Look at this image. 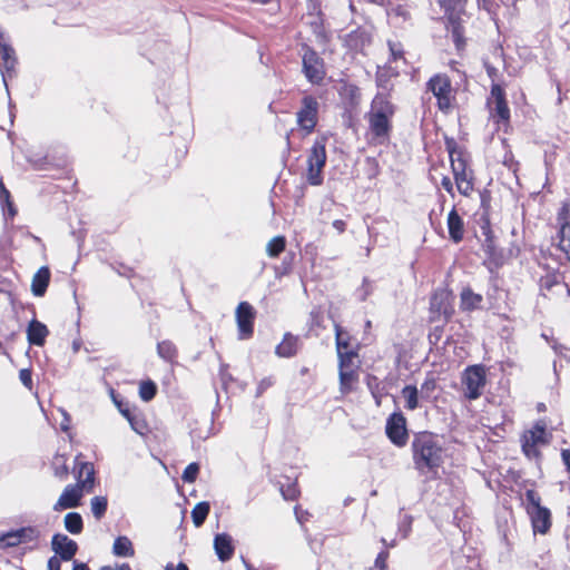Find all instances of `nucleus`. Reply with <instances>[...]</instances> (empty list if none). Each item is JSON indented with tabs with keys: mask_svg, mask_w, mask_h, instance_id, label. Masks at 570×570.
<instances>
[{
	"mask_svg": "<svg viewBox=\"0 0 570 570\" xmlns=\"http://www.w3.org/2000/svg\"><path fill=\"white\" fill-rule=\"evenodd\" d=\"M412 460L414 469L425 481L438 478V471L443 463V450L431 432H420L414 435L412 443Z\"/></svg>",
	"mask_w": 570,
	"mask_h": 570,
	"instance_id": "1",
	"label": "nucleus"
},
{
	"mask_svg": "<svg viewBox=\"0 0 570 570\" xmlns=\"http://www.w3.org/2000/svg\"><path fill=\"white\" fill-rule=\"evenodd\" d=\"M395 111L396 107L387 94L377 92L374 96L370 110L365 114L372 142L383 145L390 140L393 129L392 118Z\"/></svg>",
	"mask_w": 570,
	"mask_h": 570,
	"instance_id": "2",
	"label": "nucleus"
},
{
	"mask_svg": "<svg viewBox=\"0 0 570 570\" xmlns=\"http://www.w3.org/2000/svg\"><path fill=\"white\" fill-rule=\"evenodd\" d=\"M527 513L530 517L534 533L546 534L551 528V512L541 505V498L532 489L525 491Z\"/></svg>",
	"mask_w": 570,
	"mask_h": 570,
	"instance_id": "3",
	"label": "nucleus"
},
{
	"mask_svg": "<svg viewBox=\"0 0 570 570\" xmlns=\"http://www.w3.org/2000/svg\"><path fill=\"white\" fill-rule=\"evenodd\" d=\"M453 303V292L448 287H438L430 297V322L449 323L455 313Z\"/></svg>",
	"mask_w": 570,
	"mask_h": 570,
	"instance_id": "4",
	"label": "nucleus"
},
{
	"mask_svg": "<svg viewBox=\"0 0 570 570\" xmlns=\"http://www.w3.org/2000/svg\"><path fill=\"white\" fill-rule=\"evenodd\" d=\"M302 72L312 85H321L326 76L325 61L320 53L307 43L301 45Z\"/></svg>",
	"mask_w": 570,
	"mask_h": 570,
	"instance_id": "5",
	"label": "nucleus"
},
{
	"mask_svg": "<svg viewBox=\"0 0 570 570\" xmlns=\"http://www.w3.org/2000/svg\"><path fill=\"white\" fill-rule=\"evenodd\" d=\"M326 141L327 138L322 136L317 138L307 157V183L311 186H320L323 184V168L326 165Z\"/></svg>",
	"mask_w": 570,
	"mask_h": 570,
	"instance_id": "6",
	"label": "nucleus"
},
{
	"mask_svg": "<svg viewBox=\"0 0 570 570\" xmlns=\"http://www.w3.org/2000/svg\"><path fill=\"white\" fill-rule=\"evenodd\" d=\"M484 240L481 244L482 250L485 254L483 265L493 273L504 264L503 250L497 247L494 235L490 226V222L487 219L480 226Z\"/></svg>",
	"mask_w": 570,
	"mask_h": 570,
	"instance_id": "7",
	"label": "nucleus"
},
{
	"mask_svg": "<svg viewBox=\"0 0 570 570\" xmlns=\"http://www.w3.org/2000/svg\"><path fill=\"white\" fill-rule=\"evenodd\" d=\"M485 382L487 376L483 365L478 364L468 366L462 375V384L465 386V397L469 400L479 399L482 394Z\"/></svg>",
	"mask_w": 570,
	"mask_h": 570,
	"instance_id": "8",
	"label": "nucleus"
},
{
	"mask_svg": "<svg viewBox=\"0 0 570 570\" xmlns=\"http://www.w3.org/2000/svg\"><path fill=\"white\" fill-rule=\"evenodd\" d=\"M17 65L18 59L16 51L12 46L4 39V33L0 28V72L7 91H9L8 80L17 76Z\"/></svg>",
	"mask_w": 570,
	"mask_h": 570,
	"instance_id": "9",
	"label": "nucleus"
},
{
	"mask_svg": "<svg viewBox=\"0 0 570 570\" xmlns=\"http://www.w3.org/2000/svg\"><path fill=\"white\" fill-rule=\"evenodd\" d=\"M320 104L317 98L306 95L301 100V108L297 111V124L307 134L314 131L318 119Z\"/></svg>",
	"mask_w": 570,
	"mask_h": 570,
	"instance_id": "10",
	"label": "nucleus"
},
{
	"mask_svg": "<svg viewBox=\"0 0 570 570\" xmlns=\"http://www.w3.org/2000/svg\"><path fill=\"white\" fill-rule=\"evenodd\" d=\"M385 432L394 445L402 448L407 443L406 420L401 412H394L389 416Z\"/></svg>",
	"mask_w": 570,
	"mask_h": 570,
	"instance_id": "11",
	"label": "nucleus"
},
{
	"mask_svg": "<svg viewBox=\"0 0 570 570\" xmlns=\"http://www.w3.org/2000/svg\"><path fill=\"white\" fill-rule=\"evenodd\" d=\"M428 89L436 97L438 107L446 111L451 107V81L446 76L435 75L428 81Z\"/></svg>",
	"mask_w": 570,
	"mask_h": 570,
	"instance_id": "12",
	"label": "nucleus"
},
{
	"mask_svg": "<svg viewBox=\"0 0 570 570\" xmlns=\"http://www.w3.org/2000/svg\"><path fill=\"white\" fill-rule=\"evenodd\" d=\"M256 312L248 302H240L236 308L238 338L247 340L253 336Z\"/></svg>",
	"mask_w": 570,
	"mask_h": 570,
	"instance_id": "13",
	"label": "nucleus"
},
{
	"mask_svg": "<svg viewBox=\"0 0 570 570\" xmlns=\"http://www.w3.org/2000/svg\"><path fill=\"white\" fill-rule=\"evenodd\" d=\"M51 549L62 561H70L78 552V544L75 540L62 533H56L51 539Z\"/></svg>",
	"mask_w": 570,
	"mask_h": 570,
	"instance_id": "14",
	"label": "nucleus"
},
{
	"mask_svg": "<svg viewBox=\"0 0 570 570\" xmlns=\"http://www.w3.org/2000/svg\"><path fill=\"white\" fill-rule=\"evenodd\" d=\"M83 490L85 488L79 484H68L53 504V510L61 511L79 507Z\"/></svg>",
	"mask_w": 570,
	"mask_h": 570,
	"instance_id": "15",
	"label": "nucleus"
},
{
	"mask_svg": "<svg viewBox=\"0 0 570 570\" xmlns=\"http://www.w3.org/2000/svg\"><path fill=\"white\" fill-rule=\"evenodd\" d=\"M546 440V426L543 424L537 423L532 430L529 431V436L524 435V440L522 442V450L527 456L535 455L537 444H544Z\"/></svg>",
	"mask_w": 570,
	"mask_h": 570,
	"instance_id": "16",
	"label": "nucleus"
},
{
	"mask_svg": "<svg viewBox=\"0 0 570 570\" xmlns=\"http://www.w3.org/2000/svg\"><path fill=\"white\" fill-rule=\"evenodd\" d=\"M214 549L219 561H229L235 552L233 539L228 533H217L214 538Z\"/></svg>",
	"mask_w": 570,
	"mask_h": 570,
	"instance_id": "17",
	"label": "nucleus"
},
{
	"mask_svg": "<svg viewBox=\"0 0 570 570\" xmlns=\"http://www.w3.org/2000/svg\"><path fill=\"white\" fill-rule=\"evenodd\" d=\"M483 296L473 292L470 286H464L460 293V309L465 313H471L482 309Z\"/></svg>",
	"mask_w": 570,
	"mask_h": 570,
	"instance_id": "18",
	"label": "nucleus"
},
{
	"mask_svg": "<svg viewBox=\"0 0 570 570\" xmlns=\"http://www.w3.org/2000/svg\"><path fill=\"white\" fill-rule=\"evenodd\" d=\"M75 475L77 484L85 488V491L89 492L95 483V470L90 462H79L75 466Z\"/></svg>",
	"mask_w": 570,
	"mask_h": 570,
	"instance_id": "19",
	"label": "nucleus"
},
{
	"mask_svg": "<svg viewBox=\"0 0 570 570\" xmlns=\"http://www.w3.org/2000/svg\"><path fill=\"white\" fill-rule=\"evenodd\" d=\"M446 224H448L450 239L454 244H459L460 242H462L463 237H464V222H463L462 217L459 215V213L456 212L455 207H453L450 210V213L448 215Z\"/></svg>",
	"mask_w": 570,
	"mask_h": 570,
	"instance_id": "20",
	"label": "nucleus"
},
{
	"mask_svg": "<svg viewBox=\"0 0 570 570\" xmlns=\"http://www.w3.org/2000/svg\"><path fill=\"white\" fill-rule=\"evenodd\" d=\"M49 335L46 324L33 318L27 327V340L30 345L43 346L46 338Z\"/></svg>",
	"mask_w": 570,
	"mask_h": 570,
	"instance_id": "21",
	"label": "nucleus"
},
{
	"mask_svg": "<svg viewBox=\"0 0 570 570\" xmlns=\"http://www.w3.org/2000/svg\"><path fill=\"white\" fill-rule=\"evenodd\" d=\"M299 347V337L287 332L283 341L275 347V354L278 357L291 358L295 356Z\"/></svg>",
	"mask_w": 570,
	"mask_h": 570,
	"instance_id": "22",
	"label": "nucleus"
},
{
	"mask_svg": "<svg viewBox=\"0 0 570 570\" xmlns=\"http://www.w3.org/2000/svg\"><path fill=\"white\" fill-rule=\"evenodd\" d=\"M50 282V269L47 266L40 267L32 278L31 291L37 297L46 294Z\"/></svg>",
	"mask_w": 570,
	"mask_h": 570,
	"instance_id": "23",
	"label": "nucleus"
},
{
	"mask_svg": "<svg viewBox=\"0 0 570 570\" xmlns=\"http://www.w3.org/2000/svg\"><path fill=\"white\" fill-rule=\"evenodd\" d=\"M365 382L368 391L375 400L376 405L380 406L382 399L387 395L386 385L383 384L377 376L372 374L366 375Z\"/></svg>",
	"mask_w": 570,
	"mask_h": 570,
	"instance_id": "24",
	"label": "nucleus"
},
{
	"mask_svg": "<svg viewBox=\"0 0 570 570\" xmlns=\"http://www.w3.org/2000/svg\"><path fill=\"white\" fill-rule=\"evenodd\" d=\"M112 553L116 557L130 558L135 554V549L130 539L126 535H119L115 539L112 546Z\"/></svg>",
	"mask_w": 570,
	"mask_h": 570,
	"instance_id": "25",
	"label": "nucleus"
},
{
	"mask_svg": "<svg viewBox=\"0 0 570 570\" xmlns=\"http://www.w3.org/2000/svg\"><path fill=\"white\" fill-rule=\"evenodd\" d=\"M157 354L164 361L175 363L178 356V350L171 341L165 340L157 344Z\"/></svg>",
	"mask_w": 570,
	"mask_h": 570,
	"instance_id": "26",
	"label": "nucleus"
},
{
	"mask_svg": "<svg viewBox=\"0 0 570 570\" xmlns=\"http://www.w3.org/2000/svg\"><path fill=\"white\" fill-rule=\"evenodd\" d=\"M458 190L460 194L468 196L472 189L473 184L471 179H468L466 170L461 167V164L456 165L455 174H453Z\"/></svg>",
	"mask_w": 570,
	"mask_h": 570,
	"instance_id": "27",
	"label": "nucleus"
},
{
	"mask_svg": "<svg viewBox=\"0 0 570 570\" xmlns=\"http://www.w3.org/2000/svg\"><path fill=\"white\" fill-rule=\"evenodd\" d=\"M491 117L497 124H508L510 121V108L507 99L494 101V108L491 109Z\"/></svg>",
	"mask_w": 570,
	"mask_h": 570,
	"instance_id": "28",
	"label": "nucleus"
},
{
	"mask_svg": "<svg viewBox=\"0 0 570 570\" xmlns=\"http://www.w3.org/2000/svg\"><path fill=\"white\" fill-rule=\"evenodd\" d=\"M65 528L71 534H79L83 530V520L80 513L69 512L65 515Z\"/></svg>",
	"mask_w": 570,
	"mask_h": 570,
	"instance_id": "29",
	"label": "nucleus"
},
{
	"mask_svg": "<svg viewBox=\"0 0 570 570\" xmlns=\"http://www.w3.org/2000/svg\"><path fill=\"white\" fill-rule=\"evenodd\" d=\"M501 288L499 287L497 276L490 278L489 286L485 293L489 308L494 309L499 307V301L501 299Z\"/></svg>",
	"mask_w": 570,
	"mask_h": 570,
	"instance_id": "30",
	"label": "nucleus"
},
{
	"mask_svg": "<svg viewBox=\"0 0 570 570\" xmlns=\"http://www.w3.org/2000/svg\"><path fill=\"white\" fill-rule=\"evenodd\" d=\"M334 328H335V343H336L337 354H341L344 352H350L348 351L350 341H351L350 333L346 330H344L340 324H335Z\"/></svg>",
	"mask_w": 570,
	"mask_h": 570,
	"instance_id": "31",
	"label": "nucleus"
},
{
	"mask_svg": "<svg viewBox=\"0 0 570 570\" xmlns=\"http://www.w3.org/2000/svg\"><path fill=\"white\" fill-rule=\"evenodd\" d=\"M210 511V505L206 501H202L197 503L194 509L191 510V519L195 524V527H202L204 522L206 521L208 514Z\"/></svg>",
	"mask_w": 570,
	"mask_h": 570,
	"instance_id": "32",
	"label": "nucleus"
},
{
	"mask_svg": "<svg viewBox=\"0 0 570 570\" xmlns=\"http://www.w3.org/2000/svg\"><path fill=\"white\" fill-rule=\"evenodd\" d=\"M16 534L20 539V543L37 542L40 538V530L37 527L28 525L16 529Z\"/></svg>",
	"mask_w": 570,
	"mask_h": 570,
	"instance_id": "33",
	"label": "nucleus"
},
{
	"mask_svg": "<svg viewBox=\"0 0 570 570\" xmlns=\"http://www.w3.org/2000/svg\"><path fill=\"white\" fill-rule=\"evenodd\" d=\"M286 247V238L285 236L278 235L273 237L266 246V253L269 257L275 258L278 257Z\"/></svg>",
	"mask_w": 570,
	"mask_h": 570,
	"instance_id": "34",
	"label": "nucleus"
},
{
	"mask_svg": "<svg viewBox=\"0 0 570 570\" xmlns=\"http://www.w3.org/2000/svg\"><path fill=\"white\" fill-rule=\"evenodd\" d=\"M91 513L96 520H100L107 512L108 499L107 497L97 495L90 500Z\"/></svg>",
	"mask_w": 570,
	"mask_h": 570,
	"instance_id": "35",
	"label": "nucleus"
},
{
	"mask_svg": "<svg viewBox=\"0 0 570 570\" xmlns=\"http://www.w3.org/2000/svg\"><path fill=\"white\" fill-rule=\"evenodd\" d=\"M402 394L406 400L405 407L407 410H415L419 407V390L415 385H405L402 389Z\"/></svg>",
	"mask_w": 570,
	"mask_h": 570,
	"instance_id": "36",
	"label": "nucleus"
},
{
	"mask_svg": "<svg viewBox=\"0 0 570 570\" xmlns=\"http://www.w3.org/2000/svg\"><path fill=\"white\" fill-rule=\"evenodd\" d=\"M130 424V428L139 435H145L148 432V425L146 420L142 417L140 413L136 411L132 412L130 416L126 419Z\"/></svg>",
	"mask_w": 570,
	"mask_h": 570,
	"instance_id": "37",
	"label": "nucleus"
},
{
	"mask_svg": "<svg viewBox=\"0 0 570 570\" xmlns=\"http://www.w3.org/2000/svg\"><path fill=\"white\" fill-rule=\"evenodd\" d=\"M561 276L559 273H547L539 279V286L541 292H550L554 286L560 285Z\"/></svg>",
	"mask_w": 570,
	"mask_h": 570,
	"instance_id": "38",
	"label": "nucleus"
},
{
	"mask_svg": "<svg viewBox=\"0 0 570 570\" xmlns=\"http://www.w3.org/2000/svg\"><path fill=\"white\" fill-rule=\"evenodd\" d=\"M357 375L354 370L340 371V390L342 393H348L353 389V383Z\"/></svg>",
	"mask_w": 570,
	"mask_h": 570,
	"instance_id": "39",
	"label": "nucleus"
},
{
	"mask_svg": "<svg viewBox=\"0 0 570 570\" xmlns=\"http://www.w3.org/2000/svg\"><path fill=\"white\" fill-rule=\"evenodd\" d=\"M435 389L436 380L433 376L426 377L419 390L420 397L424 401L431 402L432 400H434L433 393Z\"/></svg>",
	"mask_w": 570,
	"mask_h": 570,
	"instance_id": "40",
	"label": "nucleus"
},
{
	"mask_svg": "<svg viewBox=\"0 0 570 570\" xmlns=\"http://www.w3.org/2000/svg\"><path fill=\"white\" fill-rule=\"evenodd\" d=\"M559 248L566 254L568 261H570V224L564 223L561 225L559 230Z\"/></svg>",
	"mask_w": 570,
	"mask_h": 570,
	"instance_id": "41",
	"label": "nucleus"
},
{
	"mask_svg": "<svg viewBox=\"0 0 570 570\" xmlns=\"http://www.w3.org/2000/svg\"><path fill=\"white\" fill-rule=\"evenodd\" d=\"M294 257L295 254L289 252L283 257L282 263L275 266V276L277 278L286 276L292 272Z\"/></svg>",
	"mask_w": 570,
	"mask_h": 570,
	"instance_id": "42",
	"label": "nucleus"
},
{
	"mask_svg": "<svg viewBox=\"0 0 570 570\" xmlns=\"http://www.w3.org/2000/svg\"><path fill=\"white\" fill-rule=\"evenodd\" d=\"M367 41L366 33L364 31H352L346 37V43L351 49H361Z\"/></svg>",
	"mask_w": 570,
	"mask_h": 570,
	"instance_id": "43",
	"label": "nucleus"
},
{
	"mask_svg": "<svg viewBox=\"0 0 570 570\" xmlns=\"http://www.w3.org/2000/svg\"><path fill=\"white\" fill-rule=\"evenodd\" d=\"M157 393V385L155 382L148 380L140 383L139 386V396L142 401L149 402L151 401Z\"/></svg>",
	"mask_w": 570,
	"mask_h": 570,
	"instance_id": "44",
	"label": "nucleus"
},
{
	"mask_svg": "<svg viewBox=\"0 0 570 570\" xmlns=\"http://www.w3.org/2000/svg\"><path fill=\"white\" fill-rule=\"evenodd\" d=\"M279 491L287 501H294L299 495L297 483L292 482L289 479H287V484L281 483Z\"/></svg>",
	"mask_w": 570,
	"mask_h": 570,
	"instance_id": "45",
	"label": "nucleus"
},
{
	"mask_svg": "<svg viewBox=\"0 0 570 570\" xmlns=\"http://www.w3.org/2000/svg\"><path fill=\"white\" fill-rule=\"evenodd\" d=\"M20 543V539L17 537L14 530L7 531L4 533H0V549L6 550L9 548L18 547Z\"/></svg>",
	"mask_w": 570,
	"mask_h": 570,
	"instance_id": "46",
	"label": "nucleus"
},
{
	"mask_svg": "<svg viewBox=\"0 0 570 570\" xmlns=\"http://www.w3.org/2000/svg\"><path fill=\"white\" fill-rule=\"evenodd\" d=\"M413 517L410 514H404L400 517L397 523V534L402 539H406L412 531Z\"/></svg>",
	"mask_w": 570,
	"mask_h": 570,
	"instance_id": "47",
	"label": "nucleus"
},
{
	"mask_svg": "<svg viewBox=\"0 0 570 570\" xmlns=\"http://www.w3.org/2000/svg\"><path fill=\"white\" fill-rule=\"evenodd\" d=\"M372 293V282L367 277H364L362 285L354 292V296L358 302H365Z\"/></svg>",
	"mask_w": 570,
	"mask_h": 570,
	"instance_id": "48",
	"label": "nucleus"
},
{
	"mask_svg": "<svg viewBox=\"0 0 570 570\" xmlns=\"http://www.w3.org/2000/svg\"><path fill=\"white\" fill-rule=\"evenodd\" d=\"M463 33L464 30L462 26L458 22H453L451 28V37L458 50H461L465 45Z\"/></svg>",
	"mask_w": 570,
	"mask_h": 570,
	"instance_id": "49",
	"label": "nucleus"
},
{
	"mask_svg": "<svg viewBox=\"0 0 570 570\" xmlns=\"http://www.w3.org/2000/svg\"><path fill=\"white\" fill-rule=\"evenodd\" d=\"M53 475L60 480H65L69 474V469L62 458H57L52 462Z\"/></svg>",
	"mask_w": 570,
	"mask_h": 570,
	"instance_id": "50",
	"label": "nucleus"
},
{
	"mask_svg": "<svg viewBox=\"0 0 570 570\" xmlns=\"http://www.w3.org/2000/svg\"><path fill=\"white\" fill-rule=\"evenodd\" d=\"M198 473L199 464L197 462H191L185 468L181 479L184 482L193 483L197 479Z\"/></svg>",
	"mask_w": 570,
	"mask_h": 570,
	"instance_id": "51",
	"label": "nucleus"
},
{
	"mask_svg": "<svg viewBox=\"0 0 570 570\" xmlns=\"http://www.w3.org/2000/svg\"><path fill=\"white\" fill-rule=\"evenodd\" d=\"M356 352L354 351H350V352H344V353H341V354H337L338 356V367H340V371H346V370H352L351 366H352V361L353 358L356 356Z\"/></svg>",
	"mask_w": 570,
	"mask_h": 570,
	"instance_id": "52",
	"label": "nucleus"
},
{
	"mask_svg": "<svg viewBox=\"0 0 570 570\" xmlns=\"http://www.w3.org/2000/svg\"><path fill=\"white\" fill-rule=\"evenodd\" d=\"M312 27L313 32L320 42L326 43L330 40V37L321 22H313Z\"/></svg>",
	"mask_w": 570,
	"mask_h": 570,
	"instance_id": "53",
	"label": "nucleus"
},
{
	"mask_svg": "<svg viewBox=\"0 0 570 570\" xmlns=\"http://www.w3.org/2000/svg\"><path fill=\"white\" fill-rule=\"evenodd\" d=\"M502 163H503V165H504L508 169H510V170H512V171H514V173L519 169V165H520V164H519V161H517V160L514 159V156H513V154H512V151H511V150H507V151H505V154H504V156H503V161H502Z\"/></svg>",
	"mask_w": 570,
	"mask_h": 570,
	"instance_id": "54",
	"label": "nucleus"
},
{
	"mask_svg": "<svg viewBox=\"0 0 570 570\" xmlns=\"http://www.w3.org/2000/svg\"><path fill=\"white\" fill-rule=\"evenodd\" d=\"M444 323L442 322L441 325H436L433 327V330L429 333V342L432 344V345H436L439 343V341L441 340L442 337V334H443V330H444Z\"/></svg>",
	"mask_w": 570,
	"mask_h": 570,
	"instance_id": "55",
	"label": "nucleus"
},
{
	"mask_svg": "<svg viewBox=\"0 0 570 570\" xmlns=\"http://www.w3.org/2000/svg\"><path fill=\"white\" fill-rule=\"evenodd\" d=\"M451 167L453 174H455L456 165L461 164V167L464 168V171L466 170V161L463 156V151L461 149L458 150V154L453 156V158H450Z\"/></svg>",
	"mask_w": 570,
	"mask_h": 570,
	"instance_id": "56",
	"label": "nucleus"
},
{
	"mask_svg": "<svg viewBox=\"0 0 570 570\" xmlns=\"http://www.w3.org/2000/svg\"><path fill=\"white\" fill-rule=\"evenodd\" d=\"M19 379L21 381V383L28 387V389H31L32 387V372L31 370L29 368H22L20 370L19 372Z\"/></svg>",
	"mask_w": 570,
	"mask_h": 570,
	"instance_id": "57",
	"label": "nucleus"
},
{
	"mask_svg": "<svg viewBox=\"0 0 570 570\" xmlns=\"http://www.w3.org/2000/svg\"><path fill=\"white\" fill-rule=\"evenodd\" d=\"M491 97L494 99V101L507 99L504 88L499 83H492Z\"/></svg>",
	"mask_w": 570,
	"mask_h": 570,
	"instance_id": "58",
	"label": "nucleus"
},
{
	"mask_svg": "<svg viewBox=\"0 0 570 570\" xmlns=\"http://www.w3.org/2000/svg\"><path fill=\"white\" fill-rule=\"evenodd\" d=\"M114 402L116 406L118 407L119 412L122 414L124 417H128L132 414L135 410L130 407V404L127 402L118 401L116 397H114Z\"/></svg>",
	"mask_w": 570,
	"mask_h": 570,
	"instance_id": "59",
	"label": "nucleus"
},
{
	"mask_svg": "<svg viewBox=\"0 0 570 570\" xmlns=\"http://www.w3.org/2000/svg\"><path fill=\"white\" fill-rule=\"evenodd\" d=\"M389 558V551L386 549L379 552L375 559V568L379 570H385L386 569V560Z\"/></svg>",
	"mask_w": 570,
	"mask_h": 570,
	"instance_id": "60",
	"label": "nucleus"
},
{
	"mask_svg": "<svg viewBox=\"0 0 570 570\" xmlns=\"http://www.w3.org/2000/svg\"><path fill=\"white\" fill-rule=\"evenodd\" d=\"M272 377H264L257 385L256 397H259L268 387L273 385Z\"/></svg>",
	"mask_w": 570,
	"mask_h": 570,
	"instance_id": "61",
	"label": "nucleus"
},
{
	"mask_svg": "<svg viewBox=\"0 0 570 570\" xmlns=\"http://www.w3.org/2000/svg\"><path fill=\"white\" fill-rule=\"evenodd\" d=\"M445 149L449 153V157L453 158L455 154H458V150L460 149L458 146V142L453 138H446L445 139Z\"/></svg>",
	"mask_w": 570,
	"mask_h": 570,
	"instance_id": "62",
	"label": "nucleus"
},
{
	"mask_svg": "<svg viewBox=\"0 0 570 570\" xmlns=\"http://www.w3.org/2000/svg\"><path fill=\"white\" fill-rule=\"evenodd\" d=\"M61 561L57 556L50 557L47 563L48 570H61Z\"/></svg>",
	"mask_w": 570,
	"mask_h": 570,
	"instance_id": "63",
	"label": "nucleus"
},
{
	"mask_svg": "<svg viewBox=\"0 0 570 570\" xmlns=\"http://www.w3.org/2000/svg\"><path fill=\"white\" fill-rule=\"evenodd\" d=\"M9 200H10V193L6 188L2 180H0V202L3 204V203H9Z\"/></svg>",
	"mask_w": 570,
	"mask_h": 570,
	"instance_id": "64",
	"label": "nucleus"
}]
</instances>
